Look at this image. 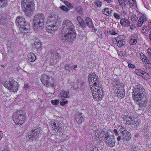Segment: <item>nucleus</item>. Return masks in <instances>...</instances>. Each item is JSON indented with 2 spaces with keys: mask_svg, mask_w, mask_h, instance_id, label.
<instances>
[{
  "mask_svg": "<svg viewBox=\"0 0 151 151\" xmlns=\"http://www.w3.org/2000/svg\"><path fill=\"white\" fill-rule=\"evenodd\" d=\"M86 22L87 25L90 27L93 28V25L91 19L89 17H87L86 19Z\"/></svg>",
  "mask_w": 151,
  "mask_h": 151,
  "instance_id": "32",
  "label": "nucleus"
},
{
  "mask_svg": "<svg viewBox=\"0 0 151 151\" xmlns=\"http://www.w3.org/2000/svg\"><path fill=\"white\" fill-rule=\"evenodd\" d=\"M119 3L120 5L122 6H124L126 3V0H118Z\"/></svg>",
  "mask_w": 151,
  "mask_h": 151,
  "instance_id": "49",
  "label": "nucleus"
},
{
  "mask_svg": "<svg viewBox=\"0 0 151 151\" xmlns=\"http://www.w3.org/2000/svg\"><path fill=\"white\" fill-rule=\"evenodd\" d=\"M62 31L65 33L62 36L63 42L71 44L76 37V34L74 27L72 23L67 20L63 22L62 25Z\"/></svg>",
  "mask_w": 151,
  "mask_h": 151,
  "instance_id": "1",
  "label": "nucleus"
},
{
  "mask_svg": "<svg viewBox=\"0 0 151 151\" xmlns=\"http://www.w3.org/2000/svg\"><path fill=\"white\" fill-rule=\"evenodd\" d=\"M25 28H26V29H24L22 31L21 30H20L21 32H22L24 35L25 36H28L30 34V32L29 30V24H28V23H27L26 25H25Z\"/></svg>",
  "mask_w": 151,
  "mask_h": 151,
  "instance_id": "27",
  "label": "nucleus"
},
{
  "mask_svg": "<svg viewBox=\"0 0 151 151\" xmlns=\"http://www.w3.org/2000/svg\"><path fill=\"white\" fill-rule=\"evenodd\" d=\"M132 90L133 99L139 103L138 104L140 107L145 106L147 102L146 98L145 89L142 86L139 84L134 87Z\"/></svg>",
  "mask_w": 151,
  "mask_h": 151,
  "instance_id": "2",
  "label": "nucleus"
},
{
  "mask_svg": "<svg viewBox=\"0 0 151 151\" xmlns=\"http://www.w3.org/2000/svg\"><path fill=\"white\" fill-rule=\"evenodd\" d=\"M7 17V14H0V21L1 23H3L2 22V19H6Z\"/></svg>",
  "mask_w": 151,
  "mask_h": 151,
  "instance_id": "38",
  "label": "nucleus"
},
{
  "mask_svg": "<svg viewBox=\"0 0 151 151\" xmlns=\"http://www.w3.org/2000/svg\"><path fill=\"white\" fill-rule=\"evenodd\" d=\"M3 85L5 88L8 89L10 92L16 91L18 89V83L13 79H10L9 83L6 82H4L3 83Z\"/></svg>",
  "mask_w": 151,
  "mask_h": 151,
  "instance_id": "10",
  "label": "nucleus"
},
{
  "mask_svg": "<svg viewBox=\"0 0 151 151\" xmlns=\"http://www.w3.org/2000/svg\"><path fill=\"white\" fill-rule=\"evenodd\" d=\"M114 84L113 89L115 90L114 93L120 99L124 97L125 94L124 85L123 84H120L117 82L115 84Z\"/></svg>",
  "mask_w": 151,
  "mask_h": 151,
  "instance_id": "8",
  "label": "nucleus"
},
{
  "mask_svg": "<svg viewBox=\"0 0 151 151\" xmlns=\"http://www.w3.org/2000/svg\"><path fill=\"white\" fill-rule=\"evenodd\" d=\"M45 20V17L42 13L37 14L34 16L32 24L35 31H40L42 29Z\"/></svg>",
  "mask_w": 151,
  "mask_h": 151,
  "instance_id": "4",
  "label": "nucleus"
},
{
  "mask_svg": "<svg viewBox=\"0 0 151 151\" xmlns=\"http://www.w3.org/2000/svg\"><path fill=\"white\" fill-rule=\"evenodd\" d=\"M42 83L47 87L51 86L54 88L55 84L54 82V80L51 77H49L46 74L42 75L41 79Z\"/></svg>",
  "mask_w": 151,
  "mask_h": 151,
  "instance_id": "9",
  "label": "nucleus"
},
{
  "mask_svg": "<svg viewBox=\"0 0 151 151\" xmlns=\"http://www.w3.org/2000/svg\"><path fill=\"white\" fill-rule=\"evenodd\" d=\"M49 55L48 56L50 57L49 61L50 64L52 65L56 64L60 59V57L58 53L56 52L55 54H53V52H51Z\"/></svg>",
  "mask_w": 151,
  "mask_h": 151,
  "instance_id": "15",
  "label": "nucleus"
},
{
  "mask_svg": "<svg viewBox=\"0 0 151 151\" xmlns=\"http://www.w3.org/2000/svg\"><path fill=\"white\" fill-rule=\"evenodd\" d=\"M1 151H10L8 149H4L2 150H1Z\"/></svg>",
  "mask_w": 151,
  "mask_h": 151,
  "instance_id": "62",
  "label": "nucleus"
},
{
  "mask_svg": "<svg viewBox=\"0 0 151 151\" xmlns=\"http://www.w3.org/2000/svg\"><path fill=\"white\" fill-rule=\"evenodd\" d=\"M128 66L129 68H135V66L134 65H133L130 63H128Z\"/></svg>",
  "mask_w": 151,
  "mask_h": 151,
  "instance_id": "50",
  "label": "nucleus"
},
{
  "mask_svg": "<svg viewBox=\"0 0 151 151\" xmlns=\"http://www.w3.org/2000/svg\"><path fill=\"white\" fill-rule=\"evenodd\" d=\"M57 132H59V135H61L63 134V132H62L63 130L62 129L60 128V127H59L57 129Z\"/></svg>",
  "mask_w": 151,
  "mask_h": 151,
  "instance_id": "52",
  "label": "nucleus"
},
{
  "mask_svg": "<svg viewBox=\"0 0 151 151\" xmlns=\"http://www.w3.org/2000/svg\"><path fill=\"white\" fill-rule=\"evenodd\" d=\"M100 132L98 130L93 131L92 133V136L93 139L95 142L99 143L101 142L99 138V133Z\"/></svg>",
  "mask_w": 151,
  "mask_h": 151,
  "instance_id": "17",
  "label": "nucleus"
},
{
  "mask_svg": "<svg viewBox=\"0 0 151 151\" xmlns=\"http://www.w3.org/2000/svg\"><path fill=\"white\" fill-rule=\"evenodd\" d=\"M70 96L68 92L64 91H61L58 94V97L60 99H64L69 98Z\"/></svg>",
  "mask_w": 151,
  "mask_h": 151,
  "instance_id": "22",
  "label": "nucleus"
},
{
  "mask_svg": "<svg viewBox=\"0 0 151 151\" xmlns=\"http://www.w3.org/2000/svg\"><path fill=\"white\" fill-rule=\"evenodd\" d=\"M65 68L66 70H68L70 69L69 65L68 64H66L65 65Z\"/></svg>",
  "mask_w": 151,
  "mask_h": 151,
  "instance_id": "53",
  "label": "nucleus"
},
{
  "mask_svg": "<svg viewBox=\"0 0 151 151\" xmlns=\"http://www.w3.org/2000/svg\"><path fill=\"white\" fill-rule=\"evenodd\" d=\"M29 139L35 140L38 138L41 135V132L40 129H37L32 131L27 134Z\"/></svg>",
  "mask_w": 151,
  "mask_h": 151,
  "instance_id": "13",
  "label": "nucleus"
},
{
  "mask_svg": "<svg viewBox=\"0 0 151 151\" xmlns=\"http://www.w3.org/2000/svg\"><path fill=\"white\" fill-rule=\"evenodd\" d=\"M148 53L149 56L151 58V48H149L148 49Z\"/></svg>",
  "mask_w": 151,
  "mask_h": 151,
  "instance_id": "54",
  "label": "nucleus"
},
{
  "mask_svg": "<svg viewBox=\"0 0 151 151\" xmlns=\"http://www.w3.org/2000/svg\"><path fill=\"white\" fill-rule=\"evenodd\" d=\"M60 8L62 11L67 12L69 11V9L66 7L65 5H62L60 7Z\"/></svg>",
  "mask_w": 151,
  "mask_h": 151,
  "instance_id": "41",
  "label": "nucleus"
},
{
  "mask_svg": "<svg viewBox=\"0 0 151 151\" xmlns=\"http://www.w3.org/2000/svg\"><path fill=\"white\" fill-rule=\"evenodd\" d=\"M95 3L96 6L99 7H100L102 3L99 0H96Z\"/></svg>",
  "mask_w": 151,
  "mask_h": 151,
  "instance_id": "48",
  "label": "nucleus"
},
{
  "mask_svg": "<svg viewBox=\"0 0 151 151\" xmlns=\"http://www.w3.org/2000/svg\"><path fill=\"white\" fill-rule=\"evenodd\" d=\"M120 23L124 27H128L130 24V22L128 20L124 18H123L121 19Z\"/></svg>",
  "mask_w": 151,
  "mask_h": 151,
  "instance_id": "24",
  "label": "nucleus"
},
{
  "mask_svg": "<svg viewBox=\"0 0 151 151\" xmlns=\"http://www.w3.org/2000/svg\"><path fill=\"white\" fill-rule=\"evenodd\" d=\"M120 37L121 36H119L114 38L113 40V42L114 44H116V43H117V42H118V41L119 40V39H120Z\"/></svg>",
  "mask_w": 151,
  "mask_h": 151,
  "instance_id": "47",
  "label": "nucleus"
},
{
  "mask_svg": "<svg viewBox=\"0 0 151 151\" xmlns=\"http://www.w3.org/2000/svg\"><path fill=\"white\" fill-rule=\"evenodd\" d=\"M131 138L130 133L126 130L122 131V138L124 141L129 140Z\"/></svg>",
  "mask_w": 151,
  "mask_h": 151,
  "instance_id": "19",
  "label": "nucleus"
},
{
  "mask_svg": "<svg viewBox=\"0 0 151 151\" xmlns=\"http://www.w3.org/2000/svg\"><path fill=\"white\" fill-rule=\"evenodd\" d=\"M117 45L120 48L123 49L126 47L125 41L123 39H121L120 37L119 40L117 43Z\"/></svg>",
  "mask_w": 151,
  "mask_h": 151,
  "instance_id": "26",
  "label": "nucleus"
},
{
  "mask_svg": "<svg viewBox=\"0 0 151 151\" xmlns=\"http://www.w3.org/2000/svg\"><path fill=\"white\" fill-rule=\"evenodd\" d=\"M113 16L115 18L117 19H120L122 17L121 15L116 13H114L113 14Z\"/></svg>",
  "mask_w": 151,
  "mask_h": 151,
  "instance_id": "42",
  "label": "nucleus"
},
{
  "mask_svg": "<svg viewBox=\"0 0 151 151\" xmlns=\"http://www.w3.org/2000/svg\"><path fill=\"white\" fill-rule=\"evenodd\" d=\"M135 72L137 75L142 76L146 80L149 77L147 73L140 69H137L135 70Z\"/></svg>",
  "mask_w": 151,
  "mask_h": 151,
  "instance_id": "18",
  "label": "nucleus"
},
{
  "mask_svg": "<svg viewBox=\"0 0 151 151\" xmlns=\"http://www.w3.org/2000/svg\"><path fill=\"white\" fill-rule=\"evenodd\" d=\"M138 18V17L135 14L132 15L131 17V20L133 22L137 21Z\"/></svg>",
  "mask_w": 151,
  "mask_h": 151,
  "instance_id": "44",
  "label": "nucleus"
},
{
  "mask_svg": "<svg viewBox=\"0 0 151 151\" xmlns=\"http://www.w3.org/2000/svg\"><path fill=\"white\" fill-rule=\"evenodd\" d=\"M147 21V18L145 16L143 15L140 17L137 24L138 27H140L144 23Z\"/></svg>",
  "mask_w": 151,
  "mask_h": 151,
  "instance_id": "23",
  "label": "nucleus"
},
{
  "mask_svg": "<svg viewBox=\"0 0 151 151\" xmlns=\"http://www.w3.org/2000/svg\"><path fill=\"white\" fill-rule=\"evenodd\" d=\"M77 20L79 23L80 25L82 27H84L85 26V24L82 17H81L78 16L77 17Z\"/></svg>",
  "mask_w": 151,
  "mask_h": 151,
  "instance_id": "34",
  "label": "nucleus"
},
{
  "mask_svg": "<svg viewBox=\"0 0 151 151\" xmlns=\"http://www.w3.org/2000/svg\"><path fill=\"white\" fill-rule=\"evenodd\" d=\"M151 30V22H149L147 25H145L142 28V32L144 33L146 32L149 31Z\"/></svg>",
  "mask_w": 151,
  "mask_h": 151,
  "instance_id": "28",
  "label": "nucleus"
},
{
  "mask_svg": "<svg viewBox=\"0 0 151 151\" xmlns=\"http://www.w3.org/2000/svg\"><path fill=\"white\" fill-rule=\"evenodd\" d=\"M91 90L94 99L96 101H99L103 97V91L101 85L91 87Z\"/></svg>",
  "mask_w": 151,
  "mask_h": 151,
  "instance_id": "7",
  "label": "nucleus"
},
{
  "mask_svg": "<svg viewBox=\"0 0 151 151\" xmlns=\"http://www.w3.org/2000/svg\"><path fill=\"white\" fill-rule=\"evenodd\" d=\"M128 1L131 7H132L134 5H136V3L135 0H128Z\"/></svg>",
  "mask_w": 151,
  "mask_h": 151,
  "instance_id": "40",
  "label": "nucleus"
},
{
  "mask_svg": "<svg viewBox=\"0 0 151 151\" xmlns=\"http://www.w3.org/2000/svg\"><path fill=\"white\" fill-rule=\"evenodd\" d=\"M77 65H74L73 66V68L74 69V70H76V68H77Z\"/></svg>",
  "mask_w": 151,
  "mask_h": 151,
  "instance_id": "61",
  "label": "nucleus"
},
{
  "mask_svg": "<svg viewBox=\"0 0 151 151\" xmlns=\"http://www.w3.org/2000/svg\"><path fill=\"white\" fill-rule=\"evenodd\" d=\"M68 103V101L67 100L63 99L61 100L60 101V104L61 106H65Z\"/></svg>",
  "mask_w": 151,
  "mask_h": 151,
  "instance_id": "43",
  "label": "nucleus"
},
{
  "mask_svg": "<svg viewBox=\"0 0 151 151\" xmlns=\"http://www.w3.org/2000/svg\"><path fill=\"white\" fill-rule=\"evenodd\" d=\"M104 0L106 1V2H108V3H110L111 1V0Z\"/></svg>",
  "mask_w": 151,
  "mask_h": 151,
  "instance_id": "64",
  "label": "nucleus"
},
{
  "mask_svg": "<svg viewBox=\"0 0 151 151\" xmlns=\"http://www.w3.org/2000/svg\"><path fill=\"white\" fill-rule=\"evenodd\" d=\"M51 103L53 105L56 106L59 104L60 100L57 99L55 100H52L51 101Z\"/></svg>",
  "mask_w": 151,
  "mask_h": 151,
  "instance_id": "39",
  "label": "nucleus"
},
{
  "mask_svg": "<svg viewBox=\"0 0 151 151\" xmlns=\"http://www.w3.org/2000/svg\"><path fill=\"white\" fill-rule=\"evenodd\" d=\"M84 84V83L83 81H80L77 82L76 83V84L77 88H82Z\"/></svg>",
  "mask_w": 151,
  "mask_h": 151,
  "instance_id": "36",
  "label": "nucleus"
},
{
  "mask_svg": "<svg viewBox=\"0 0 151 151\" xmlns=\"http://www.w3.org/2000/svg\"><path fill=\"white\" fill-rule=\"evenodd\" d=\"M112 10L110 8H106L104 9L103 11V13L109 16L111 14Z\"/></svg>",
  "mask_w": 151,
  "mask_h": 151,
  "instance_id": "33",
  "label": "nucleus"
},
{
  "mask_svg": "<svg viewBox=\"0 0 151 151\" xmlns=\"http://www.w3.org/2000/svg\"><path fill=\"white\" fill-rule=\"evenodd\" d=\"M2 22H3V23H1V22L0 21V23L1 24H5L6 22V19H2Z\"/></svg>",
  "mask_w": 151,
  "mask_h": 151,
  "instance_id": "55",
  "label": "nucleus"
},
{
  "mask_svg": "<svg viewBox=\"0 0 151 151\" xmlns=\"http://www.w3.org/2000/svg\"><path fill=\"white\" fill-rule=\"evenodd\" d=\"M147 110L149 112H151V105H149Z\"/></svg>",
  "mask_w": 151,
  "mask_h": 151,
  "instance_id": "58",
  "label": "nucleus"
},
{
  "mask_svg": "<svg viewBox=\"0 0 151 151\" xmlns=\"http://www.w3.org/2000/svg\"><path fill=\"white\" fill-rule=\"evenodd\" d=\"M113 132L115 133V134L116 136H118L119 135V133L117 132L116 129H114L113 130Z\"/></svg>",
  "mask_w": 151,
  "mask_h": 151,
  "instance_id": "56",
  "label": "nucleus"
},
{
  "mask_svg": "<svg viewBox=\"0 0 151 151\" xmlns=\"http://www.w3.org/2000/svg\"><path fill=\"white\" fill-rule=\"evenodd\" d=\"M64 3L68 7L69 9L73 7L72 4L69 2L67 1H64Z\"/></svg>",
  "mask_w": 151,
  "mask_h": 151,
  "instance_id": "45",
  "label": "nucleus"
},
{
  "mask_svg": "<svg viewBox=\"0 0 151 151\" xmlns=\"http://www.w3.org/2000/svg\"><path fill=\"white\" fill-rule=\"evenodd\" d=\"M130 28L132 30H133L135 29V26L134 25H132L130 26Z\"/></svg>",
  "mask_w": 151,
  "mask_h": 151,
  "instance_id": "57",
  "label": "nucleus"
},
{
  "mask_svg": "<svg viewBox=\"0 0 151 151\" xmlns=\"http://www.w3.org/2000/svg\"><path fill=\"white\" fill-rule=\"evenodd\" d=\"M149 38H150V40L151 41V31L150 32V35L149 36Z\"/></svg>",
  "mask_w": 151,
  "mask_h": 151,
  "instance_id": "63",
  "label": "nucleus"
},
{
  "mask_svg": "<svg viewBox=\"0 0 151 151\" xmlns=\"http://www.w3.org/2000/svg\"><path fill=\"white\" fill-rule=\"evenodd\" d=\"M140 58L142 61L144 62V63L146 64V66H148L149 68H151V63L150 61L148 60L147 58L143 55V56H141L140 55Z\"/></svg>",
  "mask_w": 151,
  "mask_h": 151,
  "instance_id": "25",
  "label": "nucleus"
},
{
  "mask_svg": "<svg viewBox=\"0 0 151 151\" xmlns=\"http://www.w3.org/2000/svg\"><path fill=\"white\" fill-rule=\"evenodd\" d=\"M59 122L56 120H54L51 122V127L52 130L56 131L57 129L59 127Z\"/></svg>",
  "mask_w": 151,
  "mask_h": 151,
  "instance_id": "21",
  "label": "nucleus"
},
{
  "mask_svg": "<svg viewBox=\"0 0 151 151\" xmlns=\"http://www.w3.org/2000/svg\"><path fill=\"white\" fill-rule=\"evenodd\" d=\"M114 136L113 135H110L108 134L105 136V140L106 145L110 147H113L115 144V139Z\"/></svg>",
  "mask_w": 151,
  "mask_h": 151,
  "instance_id": "14",
  "label": "nucleus"
},
{
  "mask_svg": "<svg viewBox=\"0 0 151 151\" xmlns=\"http://www.w3.org/2000/svg\"><path fill=\"white\" fill-rule=\"evenodd\" d=\"M13 119L16 124L21 125L23 124L26 120V113L23 110H18L14 112Z\"/></svg>",
  "mask_w": 151,
  "mask_h": 151,
  "instance_id": "6",
  "label": "nucleus"
},
{
  "mask_svg": "<svg viewBox=\"0 0 151 151\" xmlns=\"http://www.w3.org/2000/svg\"><path fill=\"white\" fill-rule=\"evenodd\" d=\"M138 38L137 34L134 33L131 35L129 40V43L131 45L135 44L137 42V40Z\"/></svg>",
  "mask_w": 151,
  "mask_h": 151,
  "instance_id": "20",
  "label": "nucleus"
},
{
  "mask_svg": "<svg viewBox=\"0 0 151 151\" xmlns=\"http://www.w3.org/2000/svg\"><path fill=\"white\" fill-rule=\"evenodd\" d=\"M121 139V137L120 136H118L117 138V140L118 141H119Z\"/></svg>",
  "mask_w": 151,
  "mask_h": 151,
  "instance_id": "60",
  "label": "nucleus"
},
{
  "mask_svg": "<svg viewBox=\"0 0 151 151\" xmlns=\"http://www.w3.org/2000/svg\"><path fill=\"white\" fill-rule=\"evenodd\" d=\"M16 20V24L19 27V30H23L24 29H26L25 28V25H26L27 23L29 24L28 22H25L24 18L22 16L17 17Z\"/></svg>",
  "mask_w": 151,
  "mask_h": 151,
  "instance_id": "12",
  "label": "nucleus"
},
{
  "mask_svg": "<svg viewBox=\"0 0 151 151\" xmlns=\"http://www.w3.org/2000/svg\"><path fill=\"white\" fill-rule=\"evenodd\" d=\"M28 86H29L28 85H27V84H24V88H25V89H27L28 87Z\"/></svg>",
  "mask_w": 151,
  "mask_h": 151,
  "instance_id": "59",
  "label": "nucleus"
},
{
  "mask_svg": "<svg viewBox=\"0 0 151 151\" xmlns=\"http://www.w3.org/2000/svg\"><path fill=\"white\" fill-rule=\"evenodd\" d=\"M7 3V0H0V7H4Z\"/></svg>",
  "mask_w": 151,
  "mask_h": 151,
  "instance_id": "37",
  "label": "nucleus"
},
{
  "mask_svg": "<svg viewBox=\"0 0 151 151\" xmlns=\"http://www.w3.org/2000/svg\"><path fill=\"white\" fill-rule=\"evenodd\" d=\"M88 80L89 83L90 84L91 87L92 86H98V85H101L99 83L98 81V77L96 75L93 73L90 74L88 76Z\"/></svg>",
  "mask_w": 151,
  "mask_h": 151,
  "instance_id": "11",
  "label": "nucleus"
},
{
  "mask_svg": "<svg viewBox=\"0 0 151 151\" xmlns=\"http://www.w3.org/2000/svg\"><path fill=\"white\" fill-rule=\"evenodd\" d=\"M28 59L29 61L34 62L36 59V57L34 53L30 52L28 55Z\"/></svg>",
  "mask_w": 151,
  "mask_h": 151,
  "instance_id": "29",
  "label": "nucleus"
},
{
  "mask_svg": "<svg viewBox=\"0 0 151 151\" xmlns=\"http://www.w3.org/2000/svg\"><path fill=\"white\" fill-rule=\"evenodd\" d=\"M59 19L57 16H49L46 25L47 31L49 33H53L56 31L58 28L57 24Z\"/></svg>",
  "mask_w": 151,
  "mask_h": 151,
  "instance_id": "3",
  "label": "nucleus"
},
{
  "mask_svg": "<svg viewBox=\"0 0 151 151\" xmlns=\"http://www.w3.org/2000/svg\"><path fill=\"white\" fill-rule=\"evenodd\" d=\"M109 33L112 35H116V34H117V32L116 31H115L114 30V29H112L110 30L109 31Z\"/></svg>",
  "mask_w": 151,
  "mask_h": 151,
  "instance_id": "51",
  "label": "nucleus"
},
{
  "mask_svg": "<svg viewBox=\"0 0 151 151\" xmlns=\"http://www.w3.org/2000/svg\"><path fill=\"white\" fill-rule=\"evenodd\" d=\"M131 125L133 127H134L135 126L138 125L139 124V122H137L135 119H132L131 121V123H130Z\"/></svg>",
  "mask_w": 151,
  "mask_h": 151,
  "instance_id": "35",
  "label": "nucleus"
},
{
  "mask_svg": "<svg viewBox=\"0 0 151 151\" xmlns=\"http://www.w3.org/2000/svg\"><path fill=\"white\" fill-rule=\"evenodd\" d=\"M41 46V42L39 40L35 42L34 44V47L38 50H40Z\"/></svg>",
  "mask_w": 151,
  "mask_h": 151,
  "instance_id": "31",
  "label": "nucleus"
},
{
  "mask_svg": "<svg viewBox=\"0 0 151 151\" xmlns=\"http://www.w3.org/2000/svg\"><path fill=\"white\" fill-rule=\"evenodd\" d=\"M121 13L123 15L124 17L125 16H126L127 14V11L125 9H122L121 11Z\"/></svg>",
  "mask_w": 151,
  "mask_h": 151,
  "instance_id": "46",
  "label": "nucleus"
},
{
  "mask_svg": "<svg viewBox=\"0 0 151 151\" xmlns=\"http://www.w3.org/2000/svg\"><path fill=\"white\" fill-rule=\"evenodd\" d=\"M22 9L27 16H31L35 9L33 0H22Z\"/></svg>",
  "mask_w": 151,
  "mask_h": 151,
  "instance_id": "5",
  "label": "nucleus"
},
{
  "mask_svg": "<svg viewBox=\"0 0 151 151\" xmlns=\"http://www.w3.org/2000/svg\"><path fill=\"white\" fill-rule=\"evenodd\" d=\"M132 119V117L126 115L124 116L123 118V120L126 121L127 123V124H130L131 123Z\"/></svg>",
  "mask_w": 151,
  "mask_h": 151,
  "instance_id": "30",
  "label": "nucleus"
},
{
  "mask_svg": "<svg viewBox=\"0 0 151 151\" xmlns=\"http://www.w3.org/2000/svg\"><path fill=\"white\" fill-rule=\"evenodd\" d=\"M74 120L76 123L80 124L84 121L83 114L81 113L77 112L74 115Z\"/></svg>",
  "mask_w": 151,
  "mask_h": 151,
  "instance_id": "16",
  "label": "nucleus"
}]
</instances>
